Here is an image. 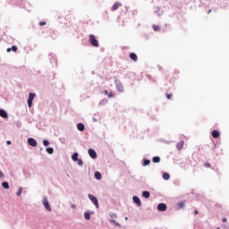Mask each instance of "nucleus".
<instances>
[{
    "label": "nucleus",
    "mask_w": 229,
    "mask_h": 229,
    "mask_svg": "<svg viewBox=\"0 0 229 229\" xmlns=\"http://www.w3.org/2000/svg\"><path fill=\"white\" fill-rule=\"evenodd\" d=\"M114 92H110V93H108L107 94V98H114Z\"/></svg>",
    "instance_id": "36"
},
{
    "label": "nucleus",
    "mask_w": 229,
    "mask_h": 229,
    "mask_svg": "<svg viewBox=\"0 0 229 229\" xmlns=\"http://www.w3.org/2000/svg\"><path fill=\"white\" fill-rule=\"evenodd\" d=\"M211 12H212V10L209 9V10L208 11V13H210Z\"/></svg>",
    "instance_id": "51"
},
{
    "label": "nucleus",
    "mask_w": 229,
    "mask_h": 229,
    "mask_svg": "<svg viewBox=\"0 0 229 229\" xmlns=\"http://www.w3.org/2000/svg\"><path fill=\"white\" fill-rule=\"evenodd\" d=\"M2 187H3V189L8 190V189H10V183L8 182L4 181L2 182Z\"/></svg>",
    "instance_id": "27"
},
{
    "label": "nucleus",
    "mask_w": 229,
    "mask_h": 229,
    "mask_svg": "<svg viewBox=\"0 0 229 229\" xmlns=\"http://www.w3.org/2000/svg\"><path fill=\"white\" fill-rule=\"evenodd\" d=\"M0 178H4V174L0 170Z\"/></svg>",
    "instance_id": "42"
},
{
    "label": "nucleus",
    "mask_w": 229,
    "mask_h": 229,
    "mask_svg": "<svg viewBox=\"0 0 229 229\" xmlns=\"http://www.w3.org/2000/svg\"><path fill=\"white\" fill-rule=\"evenodd\" d=\"M153 164H160V157L155 156L152 157Z\"/></svg>",
    "instance_id": "23"
},
{
    "label": "nucleus",
    "mask_w": 229,
    "mask_h": 229,
    "mask_svg": "<svg viewBox=\"0 0 229 229\" xmlns=\"http://www.w3.org/2000/svg\"><path fill=\"white\" fill-rule=\"evenodd\" d=\"M94 176L96 180H101L103 178V175L100 172H95Z\"/></svg>",
    "instance_id": "24"
},
{
    "label": "nucleus",
    "mask_w": 229,
    "mask_h": 229,
    "mask_svg": "<svg viewBox=\"0 0 229 229\" xmlns=\"http://www.w3.org/2000/svg\"><path fill=\"white\" fill-rule=\"evenodd\" d=\"M88 153L90 158H92L93 160H96V158H98V152H96L94 148H89Z\"/></svg>",
    "instance_id": "6"
},
{
    "label": "nucleus",
    "mask_w": 229,
    "mask_h": 229,
    "mask_svg": "<svg viewBox=\"0 0 229 229\" xmlns=\"http://www.w3.org/2000/svg\"><path fill=\"white\" fill-rule=\"evenodd\" d=\"M194 214H195V216H198V214H199V212H198V210L196 209V210H194Z\"/></svg>",
    "instance_id": "49"
},
{
    "label": "nucleus",
    "mask_w": 229,
    "mask_h": 229,
    "mask_svg": "<svg viewBox=\"0 0 229 229\" xmlns=\"http://www.w3.org/2000/svg\"><path fill=\"white\" fill-rule=\"evenodd\" d=\"M47 22L46 21H39V26H46Z\"/></svg>",
    "instance_id": "41"
},
{
    "label": "nucleus",
    "mask_w": 229,
    "mask_h": 229,
    "mask_svg": "<svg viewBox=\"0 0 229 229\" xmlns=\"http://www.w3.org/2000/svg\"><path fill=\"white\" fill-rule=\"evenodd\" d=\"M77 130L79 131H85V124H83V123H79L77 124Z\"/></svg>",
    "instance_id": "19"
},
{
    "label": "nucleus",
    "mask_w": 229,
    "mask_h": 229,
    "mask_svg": "<svg viewBox=\"0 0 229 229\" xmlns=\"http://www.w3.org/2000/svg\"><path fill=\"white\" fill-rule=\"evenodd\" d=\"M114 226H117V227L121 228V224L116 221V222L114 223Z\"/></svg>",
    "instance_id": "40"
},
{
    "label": "nucleus",
    "mask_w": 229,
    "mask_h": 229,
    "mask_svg": "<svg viewBox=\"0 0 229 229\" xmlns=\"http://www.w3.org/2000/svg\"><path fill=\"white\" fill-rule=\"evenodd\" d=\"M177 206H178V208H183L185 207V202L183 201L178 202Z\"/></svg>",
    "instance_id": "29"
},
{
    "label": "nucleus",
    "mask_w": 229,
    "mask_h": 229,
    "mask_svg": "<svg viewBox=\"0 0 229 229\" xmlns=\"http://www.w3.org/2000/svg\"><path fill=\"white\" fill-rule=\"evenodd\" d=\"M107 103H108V99L104 98V99L100 100L98 105H99V106H105V105H106Z\"/></svg>",
    "instance_id": "28"
},
{
    "label": "nucleus",
    "mask_w": 229,
    "mask_h": 229,
    "mask_svg": "<svg viewBox=\"0 0 229 229\" xmlns=\"http://www.w3.org/2000/svg\"><path fill=\"white\" fill-rule=\"evenodd\" d=\"M119 6H123V4L119 3V2H115L113 6H112V11L115 12V10H117L119 8Z\"/></svg>",
    "instance_id": "20"
},
{
    "label": "nucleus",
    "mask_w": 229,
    "mask_h": 229,
    "mask_svg": "<svg viewBox=\"0 0 229 229\" xmlns=\"http://www.w3.org/2000/svg\"><path fill=\"white\" fill-rule=\"evenodd\" d=\"M132 201L133 203H135V205H137V207H142V201L140 200V198H139V196L134 195L132 197Z\"/></svg>",
    "instance_id": "7"
},
{
    "label": "nucleus",
    "mask_w": 229,
    "mask_h": 229,
    "mask_svg": "<svg viewBox=\"0 0 229 229\" xmlns=\"http://www.w3.org/2000/svg\"><path fill=\"white\" fill-rule=\"evenodd\" d=\"M90 216H94V211H86L84 213V219H86V221H90Z\"/></svg>",
    "instance_id": "12"
},
{
    "label": "nucleus",
    "mask_w": 229,
    "mask_h": 229,
    "mask_svg": "<svg viewBox=\"0 0 229 229\" xmlns=\"http://www.w3.org/2000/svg\"><path fill=\"white\" fill-rule=\"evenodd\" d=\"M220 4V7L222 8H228V0H218Z\"/></svg>",
    "instance_id": "14"
},
{
    "label": "nucleus",
    "mask_w": 229,
    "mask_h": 229,
    "mask_svg": "<svg viewBox=\"0 0 229 229\" xmlns=\"http://www.w3.org/2000/svg\"><path fill=\"white\" fill-rule=\"evenodd\" d=\"M21 194H22V187H20L17 193H16V196H21Z\"/></svg>",
    "instance_id": "34"
},
{
    "label": "nucleus",
    "mask_w": 229,
    "mask_h": 229,
    "mask_svg": "<svg viewBox=\"0 0 229 229\" xmlns=\"http://www.w3.org/2000/svg\"><path fill=\"white\" fill-rule=\"evenodd\" d=\"M43 206L48 212H51V205L49 204V200H47V197L43 199Z\"/></svg>",
    "instance_id": "8"
},
{
    "label": "nucleus",
    "mask_w": 229,
    "mask_h": 229,
    "mask_svg": "<svg viewBox=\"0 0 229 229\" xmlns=\"http://www.w3.org/2000/svg\"><path fill=\"white\" fill-rule=\"evenodd\" d=\"M142 198H145V199H149L151 197V193L148 191H143L141 193Z\"/></svg>",
    "instance_id": "15"
},
{
    "label": "nucleus",
    "mask_w": 229,
    "mask_h": 229,
    "mask_svg": "<svg viewBox=\"0 0 229 229\" xmlns=\"http://www.w3.org/2000/svg\"><path fill=\"white\" fill-rule=\"evenodd\" d=\"M0 117H2V119H8V112L4 109H0Z\"/></svg>",
    "instance_id": "13"
},
{
    "label": "nucleus",
    "mask_w": 229,
    "mask_h": 229,
    "mask_svg": "<svg viewBox=\"0 0 229 229\" xmlns=\"http://www.w3.org/2000/svg\"><path fill=\"white\" fill-rule=\"evenodd\" d=\"M50 62L52 63V64H56V59L55 58H54L53 60H50Z\"/></svg>",
    "instance_id": "43"
},
{
    "label": "nucleus",
    "mask_w": 229,
    "mask_h": 229,
    "mask_svg": "<svg viewBox=\"0 0 229 229\" xmlns=\"http://www.w3.org/2000/svg\"><path fill=\"white\" fill-rule=\"evenodd\" d=\"M76 162L80 166L83 165V160L81 158H79Z\"/></svg>",
    "instance_id": "33"
},
{
    "label": "nucleus",
    "mask_w": 229,
    "mask_h": 229,
    "mask_svg": "<svg viewBox=\"0 0 229 229\" xmlns=\"http://www.w3.org/2000/svg\"><path fill=\"white\" fill-rule=\"evenodd\" d=\"M109 221H110L113 225H114V223L116 222L114 219H109Z\"/></svg>",
    "instance_id": "45"
},
{
    "label": "nucleus",
    "mask_w": 229,
    "mask_h": 229,
    "mask_svg": "<svg viewBox=\"0 0 229 229\" xmlns=\"http://www.w3.org/2000/svg\"><path fill=\"white\" fill-rule=\"evenodd\" d=\"M227 219L226 217L222 218V223H226Z\"/></svg>",
    "instance_id": "44"
},
{
    "label": "nucleus",
    "mask_w": 229,
    "mask_h": 229,
    "mask_svg": "<svg viewBox=\"0 0 229 229\" xmlns=\"http://www.w3.org/2000/svg\"><path fill=\"white\" fill-rule=\"evenodd\" d=\"M42 149H43V148H40V151H42Z\"/></svg>",
    "instance_id": "55"
},
{
    "label": "nucleus",
    "mask_w": 229,
    "mask_h": 229,
    "mask_svg": "<svg viewBox=\"0 0 229 229\" xmlns=\"http://www.w3.org/2000/svg\"><path fill=\"white\" fill-rule=\"evenodd\" d=\"M17 46H15V45H13L12 46V47H8L7 49H6V52L7 53H12V51L13 52V53H17Z\"/></svg>",
    "instance_id": "17"
},
{
    "label": "nucleus",
    "mask_w": 229,
    "mask_h": 229,
    "mask_svg": "<svg viewBox=\"0 0 229 229\" xmlns=\"http://www.w3.org/2000/svg\"><path fill=\"white\" fill-rule=\"evenodd\" d=\"M150 164H151V160L146 157L143 158V163H142L143 167H147V165H149Z\"/></svg>",
    "instance_id": "21"
},
{
    "label": "nucleus",
    "mask_w": 229,
    "mask_h": 229,
    "mask_svg": "<svg viewBox=\"0 0 229 229\" xmlns=\"http://www.w3.org/2000/svg\"><path fill=\"white\" fill-rule=\"evenodd\" d=\"M214 148H216V144L214 145Z\"/></svg>",
    "instance_id": "57"
},
{
    "label": "nucleus",
    "mask_w": 229,
    "mask_h": 229,
    "mask_svg": "<svg viewBox=\"0 0 229 229\" xmlns=\"http://www.w3.org/2000/svg\"><path fill=\"white\" fill-rule=\"evenodd\" d=\"M157 210L158 212H165V210H167V204L165 203H159L157 205Z\"/></svg>",
    "instance_id": "9"
},
{
    "label": "nucleus",
    "mask_w": 229,
    "mask_h": 229,
    "mask_svg": "<svg viewBox=\"0 0 229 229\" xmlns=\"http://www.w3.org/2000/svg\"><path fill=\"white\" fill-rule=\"evenodd\" d=\"M184 144L185 142L183 140H181L176 144V148L178 149V151H182V149H183Z\"/></svg>",
    "instance_id": "16"
},
{
    "label": "nucleus",
    "mask_w": 229,
    "mask_h": 229,
    "mask_svg": "<svg viewBox=\"0 0 229 229\" xmlns=\"http://www.w3.org/2000/svg\"><path fill=\"white\" fill-rule=\"evenodd\" d=\"M152 28H153L154 31H160V26H158V25L153 24Z\"/></svg>",
    "instance_id": "30"
},
{
    "label": "nucleus",
    "mask_w": 229,
    "mask_h": 229,
    "mask_svg": "<svg viewBox=\"0 0 229 229\" xmlns=\"http://www.w3.org/2000/svg\"><path fill=\"white\" fill-rule=\"evenodd\" d=\"M205 167H210V163H206Z\"/></svg>",
    "instance_id": "47"
},
{
    "label": "nucleus",
    "mask_w": 229,
    "mask_h": 229,
    "mask_svg": "<svg viewBox=\"0 0 229 229\" xmlns=\"http://www.w3.org/2000/svg\"><path fill=\"white\" fill-rule=\"evenodd\" d=\"M6 144H7V146H10L12 144V141L11 140H7Z\"/></svg>",
    "instance_id": "46"
},
{
    "label": "nucleus",
    "mask_w": 229,
    "mask_h": 229,
    "mask_svg": "<svg viewBox=\"0 0 229 229\" xmlns=\"http://www.w3.org/2000/svg\"><path fill=\"white\" fill-rule=\"evenodd\" d=\"M211 135H212L213 139H219V137H221V132L217 130H213L211 131Z\"/></svg>",
    "instance_id": "11"
},
{
    "label": "nucleus",
    "mask_w": 229,
    "mask_h": 229,
    "mask_svg": "<svg viewBox=\"0 0 229 229\" xmlns=\"http://www.w3.org/2000/svg\"><path fill=\"white\" fill-rule=\"evenodd\" d=\"M92 120H93V123H98V119L97 118L93 117Z\"/></svg>",
    "instance_id": "48"
},
{
    "label": "nucleus",
    "mask_w": 229,
    "mask_h": 229,
    "mask_svg": "<svg viewBox=\"0 0 229 229\" xmlns=\"http://www.w3.org/2000/svg\"><path fill=\"white\" fill-rule=\"evenodd\" d=\"M114 85L118 92H124V86L123 85V82H121L119 79H114Z\"/></svg>",
    "instance_id": "3"
},
{
    "label": "nucleus",
    "mask_w": 229,
    "mask_h": 229,
    "mask_svg": "<svg viewBox=\"0 0 229 229\" xmlns=\"http://www.w3.org/2000/svg\"><path fill=\"white\" fill-rule=\"evenodd\" d=\"M80 157V154L78 153V152H74L72 155V160L73 161V162H76L80 157Z\"/></svg>",
    "instance_id": "22"
},
{
    "label": "nucleus",
    "mask_w": 229,
    "mask_h": 229,
    "mask_svg": "<svg viewBox=\"0 0 229 229\" xmlns=\"http://www.w3.org/2000/svg\"><path fill=\"white\" fill-rule=\"evenodd\" d=\"M71 208H76V205L72 204Z\"/></svg>",
    "instance_id": "50"
},
{
    "label": "nucleus",
    "mask_w": 229,
    "mask_h": 229,
    "mask_svg": "<svg viewBox=\"0 0 229 229\" xmlns=\"http://www.w3.org/2000/svg\"><path fill=\"white\" fill-rule=\"evenodd\" d=\"M89 42L93 47H99V41H98L94 34L89 35Z\"/></svg>",
    "instance_id": "2"
},
{
    "label": "nucleus",
    "mask_w": 229,
    "mask_h": 229,
    "mask_svg": "<svg viewBox=\"0 0 229 229\" xmlns=\"http://www.w3.org/2000/svg\"><path fill=\"white\" fill-rule=\"evenodd\" d=\"M51 56H53L51 54L49 55V57L51 58Z\"/></svg>",
    "instance_id": "54"
},
{
    "label": "nucleus",
    "mask_w": 229,
    "mask_h": 229,
    "mask_svg": "<svg viewBox=\"0 0 229 229\" xmlns=\"http://www.w3.org/2000/svg\"><path fill=\"white\" fill-rule=\"evenodd\" d=\"M143 37L146 40H149V36L148 34H144Z\"/></svg>",
    "instance_id": "39"
},
{
    "label": "nucleus",
    "mask_w": 229,
    "mask_h": 229,
    "mask_svg": "<svg viewBox=\"0 0 229 229\" xmlns=\"http://www.w3.org/2000/svg\"><path fill=\"white\" fill-rule=\"evenodd\" d=\"M159 71H162V66H159Z\"/></svg>",
    "instance_id": "52"
},
{
    "label": "nucleus",
    "mask_w": 229,
    "mask_h": 229,
    "mask_svg": "<svg viewBox=\"0 0 229 229\" xmlns=\"http://www.w3.org/2000/svg\"><path fill=\"white\" fill-rule=\"evenodd\" d=\"M171 98H173V94H171V93H166V98H167V99H171Z\"/></svg>",
    "instance_id": "37"
},
{
    "label": "nucleus",
    "mask_w": 229,
    "mask_h": 229,
    "mask_svg": "<svg viewBox=\"0 0 229 229\" xmlns=\"http://www.w3.org/2000/svg\"><path fill=\"white\" fill-rule=\"evenodd\" d=\"M109 216L111 217V219H117V214L115 213H111Z\"/></svg>",
    "instance_id": "32"
},
{
    "label": "nucleus",
    "mask_w": 229,
    "mask_h": 229,
    "mask_svg": "<svg viewBox=\"0 0 229 229\" xmlns=\"http://www.w3.org/2000/svg\"><path fill=\"white\" fill-rule=\"evenodd\" d=\"M35 96H37V94L33 92L29 93V98L27 100L29 108H31V106H33V100L35 99Z\"/></svg>",
    "instance_id": "5"
},
{
    "label": "nucleus",
    "mask_w": 229,
    "mask_h": 229,
    "mask_svg": "<svg viewBox=\"0 0 229 229\" xmlns=\"http://www.w3.org/2000/svg\"><path fill=\"white\" fill-rule=\"evenodd\" d=\"M50 142L48 140H43V146H45V148H47V146H49Z\"/></svg>",
    "instance_id": "31"
},
{
    "label": "nucleus",
    "mask_w": 229,
    "mask_h": 229,
    "mask_svg": "<svg viewBox=\"0 0 229 229\" xmlns=\"http://www.w3.org/2000/svg\"><path fill=\"white\" fill-rule=\"evenodd\" d=\"M129 58H131V60H132V62H137V60H139L137 54H135V53H131L129 55Z\"/></svg>",
    "instance_id": "18"
},
{
    "label": "nucleus",
    "mask_w": 229,
    "mask_h": 229,
    "mask_svg": "<svg viewBox=\"0 0 229 229\" xmlns=\"http://www.w3.org/2000/svg\"><path fill=\"white\" fill-rule=\"evenodd\" d=\"M216 229H221L220 227H217Z\"/></svg>",
    "instance_id": "56"
},
{
    "label": "nucleus",
    "mask_w": 229,
    "mask_h": 229,
    "mask_svg": "<svg viewBox=\"0 0 229 229\" xmlns=\"http://www.w3.org/2000/svg\"><path fill=\"white\" fill-rule=\"evenodd\" d=\"M46 151L48 153V155H53V153H55V148H53V147H47Z\"/></svg>",
    "instance_id": "25"
},
{
    "label": "nucleus",
    "mask_w": 229,
    "mask_h": 229,
    "mask_svg": "<svg viewBox=\"0 0 229 229\" xmlns=\"http://www.w3.org/2000/svg\"><path fill=\"white\" fill-rule=\"evenodd\" d=\"M102 94H104V96H108V90L106 89L103 90Z\"/></svg>",
    "instance_id": "38"
},
{
    "label": "nucleus",
    "mask_w": 229,
    "mask_h": 229,
    "mask_svg": "<svg viewBox=\"0 0 229 229\" xmlns=\"http://www.w3.org/2000/svg\"><path fill=\"white\" fill-rule=\"evenodd\" d=\"M8 3L13 4V6H19L20 8H26L30 4L24 0H9Z\"/></svg>",
    "instance_id": "1"
},
{
    "label": "nucleus",
    "mask_w": 229,
    "mask_h": 229,
    "mask_svg": "<svg viewBox=\"0 0 229 229\" xmlns=\"http://www.w3.org/2000/svg\"><path fill=\"white\" fill-rule=\"evenodd\" d=\"M27 143L32 148H37V140L35 138H28Z\"/></svg>",
    "instance_id": "10"
},
{
    "label": "nucleus",
    "mask_w": 229,
    "mask_h": 229,
    "mask_svg": "<svg viewBox=\"0 0 229 229\" xmlns=\"http://www.w3.org/2000/svg\"><path fill=\"white\" fill-rule=\"evenodd\" d=\"M170 178H171V174H169V173L167 172L163 173V180L167 181V180H170Z\"/></svg>",
    "instance_id": "26"
},
{
    "label": "nucleus",
    "mask_w": 229,
    "mask_h": 229,
    "mask_svg": "<svg viewBox=\"0 0 229 229\" xmlns=\"http://www.w3.org/2000/svg\"><path fill=\"white\" fill-rule=\"evenodd\" d=\"M89 199L95 205L96 208H99V201L98 200V197L92 195V194H88Z\"/></svg>",
    "instance_id": "4"
},
{
    "label": "nucleus",
    "mask_w": 229,
    "mask_h": 229,
    "mask_svg": "<svg viewBox=\"0 0 229 229\" xmlns=\"http://www.w3.org/2000/svg\"><path fill=\"white\" fill-rule=\"evenodd\" d=\"M155 13H157V15H160V7H157L155 10Z\"/></svg>",
    "instance_id": "35"
},
{
    "label": "nucleus",
    "mask_w": 229,
    "mask_h": 229,
    "mask_svg": "<svg viewBox=\"0 0 229 229\" xmlns=\"http://www.w3.org/2000/svg\"><path fill=\"white\" fill-rule=\"evenodd\" d=\"M125 221H128V216H125Z\"/></svg>",
    "instance_id": "53"
}]
</instances>
